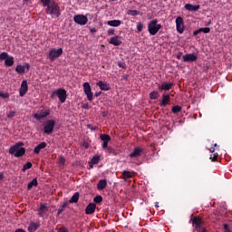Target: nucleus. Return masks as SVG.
I'll use <instances>...</instances> for the list:
<instances>
[{
	"label": "nucleus",
	"mask_w": 232,
	"mask_h": 232,
	"mask_svg": "<svg viewBox=\"0 0 232 232\" xmlns=\"http://www.w3.org/2000/svg\"><path fill=\"white\" fill-rule=\"evenodd\" d=\"M45 14L51 15L52 19H57L61 17V6H59V4L55 0H52L51 5L45 9Z\"/></svg>",
	"instance_id": "obj_1"
},
{
	"label": "nucleus",
	"mask_w": 232,
	"mask_h": 232,
	"mask_svg": "<svg viewBox=\"0 0 232 232\" xmlns=\"http://www.w3.org/2000/svg\"><path fill=\"white\" fill-rule=\"evenodd\" d=\"M21 146H24V143L23 141L16 142L9 149V153L11 155H14V157H23V155L26 153V149Z\"/></svg>",
	"instance_id": "obj_2"
},
{
	"label": "nucleus",
	"mask_w": 232,
	"mask_h": 232,
	"mask_svg": "<svg viewBox=\"0 0 232 232\" xmlns=\"http://www.w3.org/2000/svg\"><path fill=\"white\" fill-rule=\"evenodd\" d=\"M157 23H159V20L157 19H154L149 23L148 30L150 35H157L159 30L162 28V25Z\"/></svg>",
	"instance_id": "obj_3"
},
{
	"label": "nucleus",
	"mask_w": 232,
	"mask_h": 232,
	"mask_svg": "<svg viewBox=\"0 0 232 232\" xmlns=\"http://www.w3.org/2000/svg\"><path fill=\"white\" fill-rule=\"evenodd\" d=\"M44 126V133L46 135H50L53 133V129L55 128V121L54 120H48L43 124Z\"/></svg>",
	"instance_id": "obj_4"
},
{
	"label": "nucleus",
	"mask_w": 232,
	"mask_h": 232,
	"mask_svg": "<svg viewBox=\"0 0 232 232\" xmlns=\"http://www.w3.org/2000/svg\"><path fill=\"white\" fill-rule=\"evenodd\" d=\"M63 55V48L59 49H52L48 53V59L51 61V63H53L55 59H59Z\"/></svg>",
	"instance_id": "obj_5"
},
{
	"label": "nucleus",
	"mask_w": 232,
	"mask_h": 232,
	"mask_svg": "<svg viewBox=\"0 0 232 232\" xmlns=\"http://www.w3.org/2000/svg\"><path fill=\"white\" fill-rule=\"evenodd\" d=\"M52 111H50V109H42L40 111L34 113L33 115V117L36 120V121H43V119H46V117H48V115H50Z\"/></svg>",
	"instance_id": "obj_6"
},
{
	"label": "nucleus",
	"mask_w": 232,
	"mask_h": 232,
	"mask_svg": "<svg viewBox=\"0 0 232 232\" xmlns=\"http://www.w3.org/2000/svg\"><path fill=\"white\" fill-rule=\"evenodd\" d=\"M73 21L76 24H80V26H84L88 24V16L84 14H76L73 16Z\"/></svg>",
	"instance_id": "obj_7"
},
{
	"label": "nucleus",
	"mask_w": 232,
	"mask_h": 232,
	"mask_svg": "<svg viewBox=\"0 0 232 232\" xmlns=\"http://www.w3.org/2000/svg\"><path fill=\"white\" fill-rule=\"evenodd\" d=\"M53 95H57L59 101L63 103L66 102V90L65 89H58L55 92H53L52 97H53Z\"/></svg>",
	"instance_id": "obj_8"
},
{
	"label": "nucleus",
	"mask_w": 232,
	"mask_h": 232,
	"mask_svg": "<svg viewBox=\"0 0 232 232\" xmlns=\"http://www.w3.org/2000/svg\"><path fill=\"white\" fill-rule=\"evenodd\" d=\"M83 92L88 101H93V92H92V86L90 85V82H86L83 83Z\"/></svg>",
	"instance_id": "obj_9"
},
{
	"label": "nucleus",
	"mask_w": 232,
	"mask_h": 232,
	"mask_svg": "<svg viewBox=\"0 0 232 232\" xmlns=\"http://www.w3.org/2000/svg\"><path fill=\"white\" fill-rule=\"evenodd\" d=\"M176 29L179 34H184V19L180 16L176 18Z\"/></svg>",
	"instance_id": "obj_10"
},
{
	"label": "nucleus",
	"mask_w": 232,
	"mask_h": 232,
	"mask_svg": "<svg viewBox=\"0 0 232 232\" xmlns=\"http://www.w3.org/2000/svg\"><path fill=\"white\" fill-rule=\"evenodd\" d=\"M183 63H195L198 59L196 53H187L182 56Z\"/></svg>",
	"instance_id": "obj_11"
},
{
	"label": "nucleus",
	"mask_w": 232,
	"mask_h": 232,
	"mask_svg": "<svg viewBox=\"0 0 232 232\" xmlns=\"http://www.w3.org/2000/svg\"><path fill=\"white\" fill-rule=\"evenodd\" d=\"M144 150L140 147H135L133 151L129 155L130 159H139L143 153Z\"/></svg>",
	"instance_id": "obj_12"
},
{
	"label": "nucleus",
	"mask_w": 232,
	"mask_h": 232,
	"mask_svg": "<svg viewBox=\"0 0 232 232\" xmlns=\"http://www.w3.org/2000/svg\"><path fill=\"white\" fill-rule=\"evenodd\" d=\"M27 92H28V82H26V80H24L20 87V92H19L20 97H24Z\"/></svg>",
	"instance_id": "obj_13"
},
{
	"label": "nucleus",
	"mask_w": 232,
	"mask_h": 232,
	"mask_svg": "<svg viewBox=\"0 0 232 232\" xmlns=\"http://www.w3.org/2000/svg\"><path fill=\"white\" fill-rule=\"evenodd\" d=\"M133 175H135L134 171L123 170L121 172V179H122V180H124L126 182L128 180V179H131L133 177Z\"/></svg>",
	"instance_id": "obj_14"
},
{
	"label": "nucleus",
	"mask_w": 232,
	"mask_h": 232,
	"mask_svg": "<svg viewBox=\"0 0 232 232\" xmlns=\"http://www.w3.org/2000/svg\"><path fill=\"white\" fill-rule=\"evenodd\" d=\"M96 208H97V205L95 203H90L85 208V214L93 215V213H95Z\"/></svg>",
	"instance_id": "obj_15"
},
{
	"label": "nucleus",
	"mask_w": 232,
	"mask_h": 232,
	"mask_svg": "<svg viewBox=\"0 0 232 232\" xmlns=\"http://www.w3.org/2000/svg\"><path fill=\"white\" fill-rule=\"evenodd\" d=\"M110 44H113V46H121L122 44V40H121V36L116 35L111 37L109 41Z\"/></svg>",
	"instance_id": "obj_16"
},
{
	"label": "nucleus",
	"mask_w": 232,
	"mask_h": 232,
	"mask_svg": "<svg viewBox=\"0 0 232 232\" xmlns=\"http://www.w3.org/2000/svg\"><path fill=\"white\" fill-rule=\"evenodd\" d=\"M171 88H173V82H163L161 83V85H159V90H160L161 92H168L169 90H171Z\"/></svg>",
	"instance_id": "obj_17"
},
{
	"label": "nucleus",
	"mask_w": 232,
	"mask_h": 232,
	"mask_svg": "<svg viewBox=\"0 0 232 232\" xmlns=\"http://www.w3.org/2000/svg\"><path fill=\"white\" fill-rule=\"evenodd\" d=\"M171 102V98L169 96V94H163L162 95V101L160 103V106L162 108H165V106L167 104H169V102Z\"/></svg>",
	"instance_id": "obj_18"
},
{
	"label": "nucleus",
	"mask_w": 232,
	"mask_h": 232,
	"mask_svg": "<svg viewBox=\"0 0 232 232\" xmlns=\"http://www.w3.org/2000/svg\"><path fill=\"white\" fill-rule=\"evenodd\" d=\"M185 10H188V12H198L200 10V5H193L191 4H186Z\"/></svg>",
	"instance_id": "obj_19"
},
{
	"label": "nucleus",
	"mask_w": 232,
	"mask_h": 232,
	"mask_svg": "<svg viewBox=\"0 0 232 232\" xmlns=\"http://www.w3.org/2000/svg\"><path fill=\"white\" fill-rule=\"evenodd\" d=\"M192 224L196 229H200L202 227V224H204V221H202V218L196 217L192 219Z\"/></svg>",
	"instance_id": "obj_20"
},
{
	"label": "nucleus",
	"mask_w": 232,
	"mask_h": 232,
	"mask_svg": "<svg viewBox=\"0 0 232 232\" xmlns=\"http://www.w3.org/2000/svg\"><path fill=\"white\" fill-rule=\"evenodd\" d=\"M96 86H99L100 90L102 92H108L110 90V83L100 81L96 83Z\"/></svg>",
	"instance_id": "obj_21"
},
{
	"label": "nucleus",
	"mask_w": 232,
	"mask_h": 232,
	"mask_svg": "<svg viewBox=\"0 0 232 232\" xmlns=\"http://www.w3.org/2000/svg\"><path fill=\"white\" fill-rule=\"evenodd\" d=\"M44 148H46V142L43 141L34 148V152L35 155H39L41 150H44Z\"/></svg>",
	"instance_id": "obj_22"
},
{
	"label": "nucleus",
	"mask_w": 232,
	"mask_h": 232,
	"mask_svg": "<svg viewBox=\"0 0 232 232\" xmlns=\"http://www.w3.org/2000/svg\"><path fill=\"white\" fill-rule=\"evenodd\" d=\"M209 34L211 32V29L209 27H204V28H199L196 31H194L193 35L197 36L198 34Z\"/></svg>",
	"instance_id": "obj_23"
},
{
	"label": "nucleus",
	"mask_w": 232,
	"mask_h": 232,
	"mask_svg": "<svg viewBox=\"0 0 232 232\" xmlns=\"http://www.w3.org/2000/svg\"><path fill=\"white\" fill-rule=\"evenodd\" d=\"M108 186V180L106 179H101L97 184V189L100 191H102Z\"/></svg>",
	"instance_id": "obj_24"
},
{
	"label": "nucleus",
	"mask_w": 232,
	"mask_h": 232,
	"mask_svg": "<svg viewBox=\"0 0 232 232\" xmlns=\"http://www.w3.org/2000/svg\"><path fill=\"white\" fill-rule=\"evenodd\" d=\"M39 224L35 223V222H32L29 227H28V231L29 232H35L37 231V229H39Z\"/></svg>",
	"instance_id": "obj_25"
},
{
	"label": "nucleus",
	"mask_w": 232,
	"mask_h": 232,
	"mask_svg": "<svg viewBox=\"0 0 232 232\" xmlns=\"http://www.w3.org/2000/svg\"><path fill=\"white\" fill-rule=\"evenodd\" d=\"M107 24L109 26L117 27V26H121V24H122V22L121 20H111L107 22Z\"/></svg>",
	"instance_id": "obj_26"
},
{
	"label": "nucleus",
	"mask_w": 232,
	"mask_h": 232,
	"mask_svg": "<svg viewBox=\"0 0 232 232\" xmlns=\"http://www.w3.org/2000/svg\"><path fill=\"white\" fill-rule=\"evenodd\" d=\"M79 192H75L69 200L70 204H77L79 202Z\"/></svg>",
	"instance_id": "obj_27"
},
{
	"label": "nucleus",
	"mask_w": 232,
	"mask_h": 232,
	"mask_svg": "<svg viewBox=\"0 0 232 232\" xmlns=\"http://www.w3.org/2000/svg\"><path fill=\"white\" fill-rule=\"evenodd\" d=\"M36 186H39V182H37V178H34L27 186V189L30 190L32 188H36Z\"/></svg>",
	"instance_id": "obj_28"
},
{
	"label": "nucleus",
	"mask_w": 232,
	"mask_h": 232,
	"mask_svg": "<svg viewBox=\"0 0 232 232\" xmlns=\"http://www.w3.org/2000/svg\"><path fill=\"white\" fill-rule=\"evenodd\" d=\"M48 211V208H46V205L43 204L40 206V208L38 209V213L40 217H43L44 213Z\"/></svg>",
	"instance_id": "obj_29"
},
{
	"label": "nucleus",
	"mask_w": 232,
	"mask_h": 232,
	"mask_svg": "<svg viewBox=\"0 0 232 232\" xmlns=\"http://www.w3.org/2000/svg\"><path fill=\"white\" fill-rule=\"evenodd\" d=\"M5 66H14V56H8L5 61Z\"/></svg>",
	"instance_id": "obj_30"
},
{
	"label": "nucleus",
	"mask_w": 232,
	"mask_h": 232,
	"mask_svg": "<svg viewBox=\"0 0 232 232\" xmlns=\"http://www.w3.org/2000/svg\"><path fill=\"white\" fill-rule=\"evenodd\" d=\"M100 139L103 140V142H110V140H111V137L108 134H101Z\"/></svg>",
	"instance_id": "obj_31"
},
{
	"label": "nucleus",
	"mask_w": 232,
	"mask_h": 232,
	"mask_svg": "<svg viewBox=\"0 0 232 232\" xmlns=\"http://www.w3.org/2000/svg\"><path fill=\"white\" fill-rule=\"evenodd\" d=\"M150 99H151V101L155 100V99H159V92L157 91H153L150 93Z\"/></svg>",
	"instance_id": "obj_32"
},
{
	"label": "nucleus",
	"mask_w": 232,
	"mask_h": 232,
	"mask_svg": "<svg viewBox=\"0 0 232 232\" xmlns=\"http://www.w3.org/2000/svg\"><path fill=\"white\" fill-rule=\"evenodd\" d=\"M182 111V107L180 105H175L172 107L173 113H180Z\"/></svg>",
	"instance_id": "obj_33"
},
{
	"label": "nucleus",
	"mask_w": 232,
	"mask_h": 232,
	"mask_svg": "<svg viewBox=\"0 0 232 232\" xmlns=\"http://www.w3.org/2000/svg\"><path fill=\"white\" fill-rule=\"evenodd\" d=\"M15 71L17 72V73L23 74L24 73L25 67L24 65H17Z\"/></svg>",
	"instance_id": "obj_34"
},
{
	"label": "nucleus",
	"mask_w": 232,
	"mask_h": 232,
	"mask_svg": "<svg viewBox=\"0 0 232 232\" xmlns=\"http://www.w3.org/2000/svg\"><path fill=\"white\" fill-rule=\"evenodd\" d=\"M210 160L212 162H218V153H214L210 155Z\"/></svg>",
	"instance_id": "obj_35"
},
{
	"label": "nucleus",
	"mask_w": 232,
	"mask_h": 232,
	"mask_svg": "<svg viewBox=\"0 0 232 232\" xmlns=\"http://www.w3.org/2000/svg\"><path fill=\"white\" fill-rule=\"evenodd\" d=\"M128 15H132V16H135V15H140V12L137 11V10H129L127 12Z\"/></svg>",
	"instance_id": "obj_36"
},
{
	"label": "nucleus",
	"mask_w": 232,
	"mask_h": 232,
	"mask_svg": "<svg viewBox=\"0 0 232 232\" xmlns=\"http://www.w3.org/2000/svg\"><path fill=\"white\" fill-rule=\"evenodd\" d=\"M32 162H26L24 166H23V169H22V171H26V169H32Z\"/></svg>",
	"instance_id": "obj_37"
},
{
	"label": "nucleus",
	"mask_w": 232,
	"mask_h": 232,
	"mask_svg": "<svg viewBox=\"0 0 232 232\" xmlns=\"http://www.w3.org/2000/svg\"><path fill=\"white\" fill-rule=\"evenodd\" d=\"M8 59V53L4 52L0 53V61H6Z\"/></svg>",
	"instance_id": "obj_38"
},
{
	"label": "nucleus",
	"mask_w": 232,
	"mask_h": 232,
	"mask_svg": "<svg viewBox=\"0 0 232 232\" xmlns=\"http://www.w3.org/2000/svg\"><path fill=\"white\" fill-rule=\"evenodd\" d=\"M101 161V157H99V156H94V157H92V159L91 160V162L92 163V164H97L98 162H100Z\"/></svg>",
	"instance_id": "obj_39"
},
{
	"label": "nucleus",
	"mask_w": 232,
	"mask_h": 232,
	"mask_svg": "<svg viewBox=\"0 0 232 232\" xmlns=\"http://www.w3.org/2000/svg\"><path fill=\"white\" fill-rule=\"evenodd\" d=\"M66 208H68V203H63L62 208L58 209L57 215H61V213H63V211H64V209H66Z\"/></svg>",
	"instance_id": "obj_40"
},
{
	"label": "nucleus",
	"mask_w": 232,
	"mask_h": 232,
	"mask_svg": "<svg viewBox=\"0 0 232 232\" xmlns=\"http://www.w3.org/2000/svg\"><path fill=\"white\" fill-rule=\"evenodd\" d=\"M58 160H59V164H61V166H64V164H66V159H64L63 156H59Z\"/></svg>",
	"instance_id": "obj_41"
},
{
	"label": "nucleus",
	"mask_w": 232,
	"mask_h": 232,
	"mask_svg": "<svg viewBox=\"0 0 232 232\" xmlns=\"http://www.w3.org/2000/svg\"><path fill=\"white\" fill-rule=\"evenodd\" d=\"M93 202H95V204H101V202H102V196H96L93 198Z\"/></svg>",
	"instance_id": "obj_42"
},
{
	"label": "nucleus",
	"mask_w": 232,
	"mask_h": 232,
	"mask_svg": "<svg viewBox=\"0 0 232 232\" xmlns=\"http://www.w3.org/2000/svg\"><path fill=\"white\" fill-rule=\"evenodd\" d=\"M0 97L2 99H8L10 97V93L5 92H0Z\"/></svg>",
	"instance_id": "obj_43"
},
{
	"label": "nucleus",
	"mask_w": 232,
	"mask_h": 232,
	"mask_svg": "<svg viewBox=\"0 0 232 232\" xmlns=\"http://www.w3.org/2000/svg\"><path fill=\"white\" fill-rule=\"evenodd\" d=\"M41 1V3H42V5H43V6H48L49 5H51V3H52V0H40Z\"/></svg>",
	"instance_id": "obj_44"
},
{
	"label": "nucleus",
	"mask_w": 232,
	"mask_h": 232,
	"mask_svg": "<svg viewBox=\"0 0 232 232\" xmlns=\"http://www.w3.org/2000/svg\"><path fill=\"white\" fill-rule=\"evenodd\" d=\"M14 116H15V111H10L7 113L8 119H14Z\"/></svg>",
	"instance_id": "obj_45"
},
{
	"label": "nucleus",
	"mask_w": 232,
	"mask_h": 232,
	"mask_svg": "<svg viewBox=\"0 0 232 232\" xmlns=\"http://www.w3.org/2000/svg\"><path fill=\"white\" fill-rule=\"evenodd\" d=\"M143 28H144V25L142 24V23L138 24L137 25L138 32H142Z\"/></svg>",
	"instance_id": "obj_46"
},
{
	"label": "nucleus",
	"mask_w": 232,
	"mask_h": 232,
	"mask_svg": "<svg viewBox=\"0 0 232 232\" xmlns=\"http://www.w3.org/2000/svg\"><path fill=\"white\" fill-rule=\"evenodd\" d=\"M108 35H115V29H109L107 31Z\"/></svg>",
	"instance_id": "obj_47"
},
{
	"label": "nucleus",
	"mask_w": 232,
	"mask_h": 232,
	"mask_svg": "<svg viewBox=\"0 0 232 232\" xmlns=\"http://www.w3.org/2000/svg\"><path fill=\"white\" fill-rule=\"evenodd\" d=\"M107 150H108V151H110V152L112 153L113 155H117V153H115V150H113L112 148L108 147Z\"/></svg>",
	"instance_id": "obj_48"
},
{
	"label": "nucleus",
	"mask_w": 232,
	"mask_h": 232,
	"mask_svg": "<svg viewBox=\"0 0 232 232\" xmlns=\"http://www.w3.org/2000/svg\"><path fill=\"white\" fill-rule=\"evenodd\" d=\"M82 146L83 148H85V150H88L90 148V144H88V142L86 141H83Z\"/></svg>",
	"instance_id": "obj_49"
},
{
	"label": "nucleus",
	"mask_w": 232,
	"mask_h": 232,
	"mask_svg": "<svg viewBox=\"0 0 232 232\" xmlns=\"http://www.w3.org/2000/svg\"><path fill=\"white\" fill-rule=\"evenodd\" d=\"M91 34H97V29L95 27L90 29Z\"/></svg>",
	"instance_id": "obj_50"
},
{
	"label": "nucleus",
	"mask_w": 232,
	"mask_h": 232,
	"mask_svg": "<svg viewBox=\"0 0 232 232\" xmlns=\"http://www.w3.org/2000/svg\"><path fill=\"white\" fill-rule=\"evenodd\" d=\"M118 66H119L120 68H126V63H118Z\"/></svg>",
	"instance_id": "obj_51"
},
{
	"label": "nucleus",
	"mask_w": 232,
	"mask_h": 232,
	"mask_svg": "<svg viewBox=\"0 0 232 232\" xmlns=\"http://www.w3.org/2000/svg\"><path fill=\"white\" fill-rule=\"evenodd\" d=\"M58 232H68V228L66 227H62L58 230Z\"/></svg>",
	"instance_id": "obj_52"
},
{
	"label": "nucleus",
	"mask_w": 232,
	"mask_h": 232,
	"mask_svg": "<svg viewBox=\"0 0 232 232\" xmlns=\"http://www.w3.org/2000/svg\"><path fill=\"white\" fill-rule=\"evenodd\" d=\"M102 148L103 149L109 148L108 147V141H103Z\"/></svg>",
	"instance_id": "obj_53"
},
{
	"label": "nucleus",
	"mask_w": 232,
	"mask_h": 232,
	"mask_svg": "<svg viewBox=\"0 0 232 232\" xmlns=\"http://www.w3.org/2000/svg\"><path fill=\"white\" fill-rule=\"evenodd\" d=\"M5 179V173L0 172V180H3Z\"/></svg>",
	"instance_id": "obj_54"
},
{
	"label": "nucleus",
	"mask_w": 232,
	"mask_h": 232,
	"mask_svg": "<svg viewBox=\"0 0 232 232\" xmlns=\"http://www.w3.org/2000/svg\"><path fill=\"white\" fill-rule=\"evenodd\" d=\"M209 151H210V153H215V147H211V148L209 149Z\"/></svg>",
	"instance_id": "obj_55"
},
{
	"label": "nucleus",
	"mask_w": 232,
	"mask_h": 232,
	"mask_svg": "<svg viewBox=\"0 0 232 232\" xmlns=\"http://www.w3.org/2000/svg\"><path fill=\"white\" fill-rule=\"evenodd\" d=\"M93 165H95V163H92V161L89 162V168L93 169Z\"/></svg>",
	"instance_id": "obj_56"
},
{
	"label": "nucleus",
	"mask_w": 232,
	"mask_h": 232,
	"mask_svg": "<svg viewBox=\"0 0 232 232\" xmlns=\"http://www.w3.org/2000/svg\"><path fill=\"white\" fill-rule=\"evenodd\" d=\"M87 128H88L89 130H95V128L92 127V124H88V125H87Z\"/></svg>",
	"instance_id": "obj_57"
},
{
	"label": "nucleus",
	"mask_w": 232,
	"mask_h": 232,
	"mask_svg": "<svg viewBox=\"0 0 232 232\" xmlns=\"http://www.w3.org/2000/svg\"><path fill=\"white\" fill-rule=\"evenodd\" d=\"M224 229H226L227 232H229V227H228L227 225H225V226H224Z\"/></svg>",
	"instance_id": "obj_58"
},
{
	"label": "nucleus",
	"mask_w": 232,
	"mask_h": 232,
	"mask_svg": "<svg viewBox=\"0 0 232 232\" xmlns=\"http://www.w3.org/2000/svg\"><path fill=\"white\" fill-rule=\"evenodd\" d=\"M101 95V92H96L95 94H94V97H99Z\"/></svg>",
	"instance_id": "obj_59"
},
{
	"label": "nucleus",
	"mask_w": 232,
	"mask_h": 232,
	"mask_svg": "<svg viewBox=\"0 0 232 232\" xmlns=\"http://www.w3.org/2000/svg\"><path fill=\"white\" fill-rule=\"evenodd\" d=\"M26 68H27V70H30V64L29 63H26Z\"/></svg>",
	"instance_id": "obj_60"
},
{
	"label": "nucleus",
	"mask_w": 232,
	"mask_h": 232,
	"mask_svg": "<svg viewBox=\"0 0 232 232\" xmlns=\"http://www.w3.org/2000/svg\"><path fill=\"white\" fill-rule=\"evenodd\" d=\"M155 208H159V202L155 203Z\"/></svg>",
	"instance_id": "obj_61"
},
{
	"label": "nucleus",
	"mask_w": 232,
	"mask_h": 232,
	"mask_svg": "<svg viewBox=\"0 0 232 232\" xmlns=\"http://www.w3.org/2000/svg\"><path fill=\"white\" fill-rule=\"evenodd\" d=\"M218 145L217 143L214 144V148H217Z\"/></svg>",
	"instance_id": "obj_62"
},
{
	"label": "nucleus",
	"mask_w": 232,
	"mask_h": 232,
	"mask_svg": "<svg viewBox=\"0 0 232 232\" xmlns=\"http://www.w3.org/2000/svg\"><path fill=\"white\" fill-rule=\"evenodd\" d=\"M201 232H207L206 229H202Z\"/></svg>",
	"instance_id": "obj_63"
},
{
	"label": "nucleus",
	"mask_w": 232,
	"mask_h": 232,
	"mask_svg": "<svg viewBox=\"0 0 232 232\" xmlns=\"http://www.w3.org/2000/svg\"><path fill=\"white\" fill-rule=\"evenodd\" d=\"M24 1H28V0H24Z\"/></svg>",
	"instance_id": "obj_64"
}]
</instances>
